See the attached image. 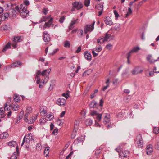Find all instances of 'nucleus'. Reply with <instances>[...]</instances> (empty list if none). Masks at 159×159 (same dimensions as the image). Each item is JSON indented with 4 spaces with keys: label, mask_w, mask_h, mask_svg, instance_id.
I'll use <instances>...</instances> for the list:
<instances>
[{
    "label": "nucleus",
    "mask_w": 159,
    "mask_h": 159,
    "mask_svg": "<svg viewBox=\"0 0 159 159\" xmlns=\"http://www.w3.org/2000/svg\"><path fill=\"white\" fill-rule=\"evenodd\" d=\"M15 9L20 13L23 18L29 16V11L27 10V7L24 5L21 4L20 6V9L18 6L15 7Z\"/></svg>",
    "instance_id": "obj_1"
},
{
    "label": "nucleus",
    "mask_w": 159,
    "mask_h": 159,
    "mask_svg": "<svg viewBox=\"0 0 159 159\" xmlns=\"http://www.w3.org/2000/svg\"><path fill=\"white\" fill-rule=\"evenodd\" d=\"M111 34H108L107 33H106L105 35V36L103 38H101L100 39H99L97 40V43L100 44L103 43L105 42L108 41V39L110 40V38H111Z\"/></svg>",
    "instance_id": "obj_2"
},
{
    "label": "nucleus",
    "mask_w": 159,
    "mask_h": 159,
    "mask_svg": "<svg viewBox=\"0 0 159 159\" xmlns=\"http://www.w3.org/2000/svg\"><path fill=\"white\" fill-rule=\"evenodd\" d=\"M95 21H94L91 25H87L84 28V31L85 34H86L88 31L91 32L94 29V25Z\"/></svg>",
    "instance_id": "obj_3"
},
{
    "label": "nucleus",
    "mask_w": 159,
    "mask_h": 159,
    "mask_svg": "<svg viewBox=\"0 0 159 159\" xmlns=\"http://www.w3.org/2000/svg\"><path fill=\"white\" fill-rule=\"evenodd\" d=\"M17 10L15 9V8H13L11 9L8 11L7 13L9 15V17L10 18H12L14 17L17 14Z\"/></svg>",
    "instance_id": "obj_4"
},
{
    "label": "nucleus",
    "mask_w": 159,
    "mask_h": 159,
    "mask_svg": "<svg viewBox=\"0 0 159 159\" xmlns=\"http://www.w3.org/2000/svg\"><path fill=\"white\" fill-rule=\"evenodd\" d=\"M137 143L139 147L141 148L143 145V141L142 136L140 134L137 136L136 138Z\"/></svg>",
    "instance_id": "obj_5"
},
{
    "label": "nucleus",
    "mask_w": 159,
    "mask_h": 159,
    "mask_svg": "<svg viewBox=\"0 0 159 159\" xmlns=\"http://www.w3.org/2000/svg\"><path fill=\"white\" fill-rule=\"evenodd\" d=\"M72 5L73 7L76 8L77 10L80 9L83 7V5L81 2H75L72 3Z\"/></svg>",
    "instance_id": "obj_6"
},
{
    "label": "nucleus",
    "mask_w": 159,
    "mask_h": 159,
    "mask_svg": "<svg viewBox=\"0 0 159 159\" xmlns=\"http://www.w3.org/2000/svg\"><path fill=\"white\" fill-rule=\"evenodd\" d=\"M72 5L73 7L76 8L77 10L80 9L83 7V5L81 2H75L72 3Z\"/></svg>",
    "instance_id": "obj_7"
},
{
    "label": "nucleus",
    "mask_w": 159,
    "mask_h": 159,
    "mask_svg": "<svg viewBox=\"0 0 159 159\" xmlns=\"http://www.w3.org/2000/svg\"><path fill=\"white\" fill-rule=\"evenodd\" d=\"M43 40L45 42H49L50 40L49 35L47 31H44L43 33Z\"/></svg>",
    "instance_id": "obj_8"
},
{
    "label": "nucleus",
    "mask_w": 159,
    "mask_h": 159,
    "mask_svg": "<svg viewBox=\"0 0 159 159\" xmlns=\"http://www.w3.org/2000/svg\"><path fill=\"white\" fill-rule=\"evenodd\" d=\"M66 102V100L63 98H60L56 102V103L60 106H64Z\"/></svg>",
    "instance_id": "obj_9"
},
{
    "label": "nucleus",
    "mask_w": 159,
    "mask_h": 159,
    "mask_svg": "<svg viewBox=\"0 0 159 159\" xmlns=\"http://www.w3.org/2000/svg\"><path fill=\"white\" fill-rule=\"evenodd\" d=\"M84 54L86 59L89 61L91 60L92 56L90 52L88 51H86L84 52Z\"/></svg>",
    "instance_id": "obj_10"
},
{
    "label": "nucleus",
    "mask_w": 159,
    "mask_h": 159,
    "mask_svg": "<svg viewBox=\"0 0 159 159\" xmlns=\"http://www.w3.org/2000/svg\"><path fill=\"white\" fill-rule=\"evenodd\" d=\"M147 154L150 155L152 152V145H149L147 146L146 148Z\"/></svg>",
    "instance_id": "obj_11"
},
{
    "label": "nucleus",
    "mask_w": 159,
    "mask_h": 159,
    "mask_svg": "<svg viewBox=\"0 0 159 159\" xmlns=\"http://www.w3.org/2000/svg\"><path fill=\"white\" fill-rule=\"evenodd\" d=\"M105 22L107 25H111L113 24L112 20L111 18L108 16H107L105 20Z\"/></svg>",
    "instance_id": "obj_12"
},
{
    "label": "nucleus",
    "mask_w": 159,
    "mask_h": 159,
    "mask_svg": "<svg viewBox=\"0 0 159 159\" xmlns=\"http://www.w3.org/2000/svg\"><path fill=\"white\" fill-rule=\"evenodd\" d=\"M139 67H136L133 69L132 71L133 75H136L138 73H141L143 71L142 70H139Z\"/></svg>",
    "instance_id": "obj_13"
},
{
    "label": "nucleus",
    "mask_w": 159,
    "mask_h": 159,
    "mask_svg": "<svg viewBox=\"0 0 159 159\" xmlns=\"http://www.w3.org/2000/svg\"><path fill=\"white\" fill-rule=\"evenodd\" d=\"M11 29V25L8 24L2 26L1 27V30L2 31H5L9 30Z\"/></svg>",
    "instance_id": "obj_14"
},
{
    "label": "nucleus",
    "mask_w": 159,
    "mask_h": 159,
    "mask_svg": "<svg viewBox=\"0 0 159 159\" xmlns=\"http://www.w3.org/2000/svg\"><path fill=\"white\" fill-rule=\"evenodd\" d=\"M119 156H122L124 157H127L129 156V152L127 151H122L121 153H120L119 154Z\"/></svg>",
    "instance_id": "obj_15"
},
{
    "label": "nucleus",
    "mask_w": 159,
    "mask_h": 159,
    "mask_svg": "<svg viewBox=\"0 0 159 159\" xmlns=\"http://www.w3.org/2000/svg\"><path fill=\"white\" fill-rule=\"evenodd\" d=\"M9 16V15L7 13H4V14L0 15V19H2V21H4L6 19H7Z\"/></svg>",
    "instance_id": "obj_16"
},
{
    "label": "nucleus",
    "mask_w": 159,
    "mask_h": 159,
    "mask_svg": "<svg viewBox=\"0 0 159 159\" xmlns=\"http://www.w3.org/2000/svg\"><path fill=\"white\" fill-rule=\"evenodd\" d=\"M50 69L44 70L41 72V75L43 76L48 75V74L50 73Z\"/></svg>",
    "instance_id": "obj_17"
},
{
    "label": "nucleus",
    "mask_w": 159,
    "mask_h": 159,
    "mask_svg": "<svg viewBox=\"0 0 159 159\" xmlns=\"http://www.w3.org/2000/svg\"><path fill=\"white\" fill-rule=\"evenodd\" d=\"M21 65V62L19 61H17L12 64L11 66L12 68H14L15 67H18Z\"/></svg>",
    "instance_id": "obj_18"
},
{
    "label": "nucleus",
    "mask_w": 159,
    "mask_h": 159,
    "mask_svg": "<svg viewBox=\"0 0 159 159\" xmlns=\"http://www.w3.org/2000/svg\"><path fill=\"white\" fill-rule=\"evenodd\" d=\"M152 55H149L147 57V59L148 61H149L150 63H154L155 62L158 61L157 60H154V61H153L152 59Z\"/></svg>",
    "instance_id": "obj_19"
},
{
    "label": "nucleus",
    "mask_w": 159,
    "mask_h": 159,
    "mask_svg": "<svg viewBox=\"0 0 159 159\" xmlns=\"http://www.w3.org/2000/svg\"><path fill=\"white\" fill-rule=\"evenodd\" d=\"M12 40L15 43L20 42L22 39H21V37L19 36H15L13 39Z\"/></svg>",
    "instance_id": "obj_20"
},
{
    "label": "nucleus",
    "mask_w": 159,
    "mask_h": 159,
    "mask_svg": "<svg viewBox=\"0 0 159 159\" xmlns=\"http://www.w3.org/2000/svg\"><path fill=\"white\" fill-rule=\"evenodd\" d=\"M50 148L49 147H46L44 151V155L46 156H47L48 154H49Z\"/></svg>",
    "instance_id": "obj_21"
},
{
    "label": "nucleus",
    "mask_w": 159,
    "mask_h": 159,
    "mask_svg": "<svg viewBox=\"0 0 159 159\" xmlns=\"http://www.w3.org/2000/svg\"><path fill=\"white\" fill-rule=\"evenodd\" d=\"M11 43H8L6 46L2 50V52H4L7 49L11 48Z\"/></svg>",
    "instance_id": "obj_22"
},
{
    "label": "nucleus",
    "mask_w": 159,
    "mask_h": 159,
    "mask_svg": "<svg viewBox=\"0 0 159 159\" xmlns=\"http://www.w3.org/2000/svg\"><path fill=\"white\" fill-rule=\"evenodd\" d=\"M110 117L109 115L106 114L104 119V122L106 123H108L110 121Z\"/></svg>",
    "instance_id": "obj_23"
},
{
    "label": "nucleus",
    "mask_w": 159,
    "mask_h": 159,
    "mask_svg": "<svg viewBox=\"0 0 159 159\" xmlns=\"http://www.w3.org/2000/svg\"><path fill=\"white\" fill-rule=\"evenodd\" d=\"M113 28L117 31H119L120 30V25L119 24H114Z\"/></svg>",
    "instance_id": "obj_24"
},
{
    "label": "nucleus",
    "mask_w": 159,
    "mask_h": 159,
    "mask_svg": "<svg viewBox=\"0 0 159 159\" xmlns=\"http://www.w3.org/2000/svg\"><path fill=\"white\" fill-rule=\"evenodd\" d=\"M24 114V111H21L20 113L18 116L17 117L16 120L17 121L21 120L23 117Z\"/></svg>",
    "instance_id": "obj_25"
},
{
    "label": "nucleus",
    "mask_w": 159,
    "mask_h": 159,
    "mask_svg": "<svg viewBox=\"0 0 159 159\" xmlns=\"http://www.w3.org/2000/svg\"><path fill=\"white\" fill-rule=\"evenodd\" d=\"M97 105V103L96 102L93 101L91 102L90 104V107L91 108H94L96 107Z\"/></svg>",
    "instance_id": "obj_26"
},
{
    "label": "nucleus",
    "mask_w": 159,
    "mask_h": 159,
    "mask_svg": "<svg viewBox=\"0 0 159 159\" xmlns=\"http://www.w3.org/2000/svg\"><path fill=\"white\" fill-rule=\"evenodd\" d=\"M11 105L9 104V103H6L4 106V108L5 110L8 111L10 109V108L11 107Z\"/></svg>",
    "instance_id": "obj_27"
},
{
    "label": "nucleus",
    "mask_w": 159,
    "mask_h": 159,
    "mask_svg": "<svg viewBox=\"0 0 159 159\" xmlns=\"http://www.w3.org/2000/svg\"><path fill=\"white\" fill-rule=\"evenodd\" d=\"M8 145L10 146L14 147L17 145V143L15 141H11L8 143Z\"/></svg>",
    "instance_id": "obj_28"
},
{
    "label": "nucleus",
    "mask_w": 159,
    "mask_h": 159,
    "mask_svg": "<svg viewBox=\"0 0 159 159\" xmlns=\"http://www.w3.org/2000/svg\"><path fill=\"white\" fill-rule=\"evenodd\" d=\"M53 21V18H51L50 19L48 20V22L45 23V25L48 26V27H50L51 26V24L52 23Z\"/></svg>",
    "instance_id": "obj_29"
},
{
    "label": "nucleus",
    "mask_w": 159,
    "mask_h": 159,
    "mask_svg": "<svg viewBox=\"0 0 159 159\" xmlns=\"http://www.w3.org/2000/svg\"><path fill=\"white\" fill-rule=\"evenodd\" d=\"M93 121L92 120L89 119H87L86 122V125L87 126H90L92 125Z\"/></svg>",
    "instance_id": "obj_30"
},
{
    "label": "nucleus",
    "mask_w": 159,
    "mask_h": 159,
    "mask_svg": "<svg viewBox=\"0 0 159 159\" xmlns=\"http://www.w3.org/2000/svg\"><path fill=\"white\" fill-rule=\"evenodd\" d=\"M77 33L79 37H82L83 35V30L81 29L79 30L78 31Z\"/></svg>",
    "instance_id": "obj_31"
},
{
    "label": "nucleus",
    "mask_w": 159,
    "mask_h": 159,
    "mask_svg": "<svg viewBox=\"0 0 159 159\" xmlns=\"http://www.w3.org/2000/svg\"><path fill=\"white\" fill-rule=\"evenodd\" d=\"M64 47L65 48H70V43L69 41H66L64 42Z\"/></svg>",
    "instance_id": "obj_32"
},
{
    "label": "nucleus",
    "mask_w": 159,
    "mask_h": 159,
    "mask_svg": "<svg viewBox=\"0 0 159 159\" xmlns=\"http://www.w3.org/2000/svg\"><path fill=\"white\" fill-rule=\"evenodd\" d=\"M102 114L98 113L97 115L96 118L98 121H101L102 119Z\"/></svg>",
    "instance_id": "obj_33"
},
{
    "label": "nucleus",
    "mask_w": 159,
    "mask_h": 159,
    "mask_svg": "<svg viewBox=\"0 0 159 159\" xmlns=\"http://www.w3.org/2000/svg\"><path fill=\"white\" fill-rule=\"evenodd\" d=\"M48 18V17H43L41 19L40 21L39 22V23H40L43 21H45L47 20V19Z\"/></svg>",
    "instance_id": "obj_34"
},
{
    "label": "nucleus",
    "mask_w": 159,
    "mask_h": 159,
    "mask_svg": "<svg viewBox=\"0 0 159 159\" xmlns=\"http://www.w3.org/2000/svg\"><path fill=\"white\" fill-rule=\"evenodd\" d=\"M19 105H18L14 104L13 106L12 109L14 111H16L18 110Z\"/></svg>",
    "instance_id": "obj_35"
},
{
    "label": "nucleus",
    "mask_w": 159,
    "mask_h": 159,
    "mask_svg": "<svg viewBox=\"0 0 159 159\" xmlns=\"http://www.w3.org/2000/svg\"><path fill=\"white\" fill-rule=\"evenodd\" d=\"M65 19V17L64 16H61L60 19L59 20V21L61 23H63L64 21V20Z\"/></svg>",
    "instance_id": "obj_36"
},
{
    "label": "nucleus",
    "mask_w": 159,
    "mask_h": 159,
    "mask_svg": "<svg viewBox=\"0 0 159 159\" xmlns=\"http://www.w3.org/2000/svg\"><path fill=\"white\" fill-rule=\"evenodd\" d=\"M140 48L139 47H135L131 50V52H136Z\"/></svg>",
    "instance_id": "obj_37"
},
{
    "label": "nucleus",
    "mask_w": 159,
    "mask_h": 159,
    "mask_svg": "<svg viewBox=\"0 0 159 159\" xmlns=\"http://www.w3.org/2000/svg\"><path fill=\"white\" fill-rule=\"evenodd\" d=\"M154 133L156 134H158L159 132V129L158 127H155L153 129Z\"/></svg>",
    "instance_id": "obj_38"
},
{
    "label": "nucleus",
    "mask_w": 159,
    "mask_h": 159,
    "mask_svg": "<svg viewBox=\"0 0 159 159\" xmlns=\"http://www.w3.org/2000/svg\"><path fill=\"white\" fill-rule=\"evenodd\" d=\"M90 3V0H85L84 1V5L86 6H88Z\"/></svg>",
    "instance_id": "obj_39"
},
{
    "label": "nucleus",
    "mask_w": 159,
    "mask_h": 159,
    "mask_svg": "<svg viewBox=\"0 0 159 159\" xmlns=\"http://www.w3.org/2000/svg\"><path fill=\"white\" fill-rule=\"evenodd\" d=\"M61 120H58L57 121V124L58 125L60 126H61V125H62L63 124V123L62 122H61Z\"/></svg>",
    "instance_id": "obj_40"
},
{
    "label": "nucleus",
    "mask_w": 159,
    "mask_h": 159,
    "mask_svg": "<svg viewBox=\"0 0 159 159\" xmlns=\"http://www.w3.org/2000/svg\"><path fill=\"white\" fill-rule=\"evenodd\" d=\"M79 124V121H78L76 120L74 123V127H75L76 129L78 128V125Z\"/></svg>",
    "instance_id": "obj_41"
},
{
    "label": "nucleus",
    "mask_w": 159,
    "mask_h": 159,
    "mask_svg": "<svg viewBox=\"0 0 159 159\" xmlns=\"http://www.w3.org/2000/svg\"><path fill=\"white\" fill-rule=\"evenodd\" d=\"M78 20V19H77L76 20H75L74 18H73L70 24L71 25H74L76 23V22Z\"/></svg>",
    "instance_id": "obj_42"
},
{
    "label": "nucleus",
    "mask_w": 159,
    "mask_h": 159,
    "mask_svg": "<svg viewBox=\"0 0 159 159\" xmlns=\"http://www.w3.org/2000/svg\"><path fill=\"white\" fill-rule=\"evenodd\" d=\"M112 46L113 45L109 43L106 45V48L107 49L110 50L111 49Z\"/></svg>",
    "instance_id": "obj_43"
},
{
    "label": "nucleus",
    "mask_w": 159,
    "mask_h": 159,
    "mask_svg": "<svg viewBox=\"0 0 159 159\" xmlns=\"http://www.w3.org/2000/svg\"><path fill=\"white\" fill-rule=\"evenodd\" d=\"M17 157L16 156V153L14 152L13 154L11 156L10 159H17Z\"/></svg>",
    "instance_id": "obj_44"
},
{
    "label": "nucleus",
    "mask_w": 159,
    "mask_h": 159,
    "mask_svg": "<svg viewBox=\"0 0 159 159\" xmlns=\"http://www.w3.org/2000/svg\"><path fill=\"white\" fill-rule=\"evenodd\" d=\"M24 5L25 6H26V7H27V6H28L29 4V2L28 0H25L24 1Z\"/></svg>",
    "instance_id": "obj_45"
},
{
    "label": "nucleus",
    "mask_w": 159,
    "mask_h": 159,
    "mask_svg": "<svg viewBox=\"0 0 159 159\" xmlns=\"http://www.w3.org/2000/svg\"><path fill=\"white\" fill-rule=\"evenodd\" d=\"M31 107H27V108H26V113L27 114H29V113L31 111Z\"/></svg>",
    "instance_id": "obj_46"
},
{
    "label": "nucleus",
    "mask_w": 159,
    "mask_h": 159,
    "mask_svg": "<svg viewBox=\"0 0 159 159\" xmlns=\"http://www.w3.org/2000/svg\"><path fill=\"white\" fill-rule=\"evenodd\" d=\"M29 114H25L24 116V120L26 122H27L28 121L27 118Z\"/></svg>",
    "instance_id": "obj_47"
},
{
    "label": "nucleus",
    "mask_w": 159,
    "mask_h": 159,
    "mask_svg": "<svg viewBox=\"0 0 159 159\" xmlns=\"http://www.w3.org/2000/svg\"><path fill=\"white\" fill-rule=\"evenodd\" d=\"M47 116H48V117L49 118H50V120H52L54 118V116L52 115V113H51L49 115H48Z\"/></svg>",
    "instance_id": "obj_48"
},
{
    "label": "nucleus",
    "mask_w": 159,
    "mask_h": 159,
    "mask_svg": "<svg viewBox=\"0 0 159 159\" xmlns=\"http://www.w3.org/2000/svg\"><path fill=\"white\" fill-rule=\"evenodd\" d=\"M48 11V9L47 8H44L43 10V12L45 15H46Z\"/></svg>",
    "instance_id": "obj_49"
},
{
    "label": "nucleus",
    "mask_w": 159,
    "mask_h": 159,
    "mask_svg": "<svg viewBox=\"0 0 159 159\" xmlns=\"http://www.w3.org/2000/svg\"><path fill=\"white\" fill-rule=\"evenodd\" d=\"M114 13L116 19H117L118 17L120 16L116 10H115L114 11Z\"/></svg>",
    "instance_id": "obj_50"
},
{
    "label": "nucleus",
    "mask_w": 159,
    "mask_h": 159,
    "mask_svg": "<svg viewBox=\"0 0 159 159\" xmlns=\"http://www.w3.org/2000/svg\"><path fill=\"white\" fill-rule=\"evenodd\" d=\"M98 113H97V111L93 110L90 113V114L92 116L97 115Z\"/></svg>",
    "instance_id": "obj_51"
},
{
    "label": "nucleus",
    "mask_w": 159,
    "mask_h": 159,
    "mask_svg": "<svg viewBox=\"0 0 159 159\" xmlns=\"http://www.w3.org/2000/svg\"><path fill=\"white\" fill-rule=\"evenodd\" d=\"M59 51V49L58 48H56L55 49L53 52L51 53H50V54L52 55H53L55 53L57 52V51Z\"/></svg>",
    "instance_id": "obj_52"
},
{
    "label": "nucleus",
    "mask_w": 159,
    "mask_h": 159,
    "mask_svg": "<svg viewBox=\"0 0 159 159\" xmlns=\"http://www.w3.org/2000/svg\"><path fill=\"white\" fill-rule=\"evenodd\" d=\"M3 138H7L8 136V133L7 132H4L3 134Z\"/></svg>",
    "instance_id": "obj_53"
},
{
    "label": "nucleus",
    "mask_w": 159,
    "mask_h": 159,
    "mask_svg": "<svg viewBox=\"0 0 159 159\" xmlns=\"http://www.w3.org/2000/svg\"><path fill=\"white\" fill-rule=\"evenodd\" d=\"M16 4L11 3L10 5L9 6L8 5V7L10 8H11H11H14V7L15 6V7L16 6Z\"/></svg>",
    "instance_id": "obj_54"
},
{
    "label": "nucleus",
    "mask_w": 159,
    "mask_h": 159,
    "mask_svg": "<svg viewBox=\"0 0 159 159\" xmlns=\"http://www.w3.org/2000/svg\"><path fill=\"white\" fill-rule=\"evenodd\" d=\"M20 100V97H18V96L15 97V98H14V100L17 102H19Z\"/></svg>",
    "instance_id": "obj_55"
},
{
    "label": "nucleus",
    "mask_w": 159,
    "mask_h": 159,
    "mask_svg": "<svg viewBox=\"0 0 159 159\" xmlns=\"http://www.w3.org/2000/svg\"><path fill=\"white\" fill-rule=\"evenodd\" d=\"M41 74V73L40 70H37V72L36 73V77H37V78L39 77V75H40Z\"/></svg>",
    "instance_id": "obj_56"
},
{
    "label": "nucleus",
    "mask_w": 159,
    "mask_h": 159,
    "mask_svg": "<svg viewBox=\"0 0 159 159\" xmlns=\"http://www.w3.org/2000/svg\"><path fill=\"white\" fill-rule=\"evenodd\" d=\"M133 52H131V50L127 54V59L128 60H129V57L130 56L131 54Z\"/></svg>",
    "instance_id": "obj_57"
},
{
    "label": "nucleus",
    "mask_w": 159,
    "mask_h": 159,
    "mask_svg": "<svg viewBox=\"0 0 159 159\" xmlns=\"http://www.w3.org/2000/svg\"><path fill=\"white\" fill-rule=\"evenodd\" d=\"M155 148L157 149H159V142L156 143L155 145Z\"/></svg>",
    "instance_id": "obj_58"
},
{
    "label": "nucleus",
    "mask_w": 159,
    "mask_h": 159,
    "mask_svg": "<svg viewBox=\"0 0 159 159\" xmlns=\"http://www.w3.org/2000/svg\"><path fill=\"white\" fill-rule=\"evenodd\" d=\"M81 50V47L80 46H79L77 50L76 51V52L77 53H79L80 52Z\"/></svg>",
    "instance_id": "obj_59"
},
{
    "label": "nucleus",
    "mask_w": 159,
    "mask_h": 159,
    "mask_svg": "<svg viewBox=\"0 0 159 159\" xmlns=\"http://www.w3.org/2000/svg\"><path fill=\"white\" fill-rule=\"evenodd\" d=\"M48 75H47L45 76H46L45 77V80H44V81L43 82H47V81H48V80L49 79V77H48Z\"/></svg>",
    "instance_id": "obj_60"
},
{
    "label": "nucleus",
    "mask_w": 159,
    "mask_h": 159,
    "mask_svg": "<svg viewBox=\"0 0 159 159\" xmlns=\"http://www.w3.org/2000/svg\"><path fill=\"white\" fill-rule=\"evenodd\" d=\"M58 129H55L52 132V134H53L55 135V134H56L55 133H58Z\"/></svg>",
    "instance_id": "obj_61"
},
{
    "label": "nucleus",
    "mask_w": 159,
    "mask_h": 159,
    "mask_svg": "<svg viewBox=\"0 0 159 159\" xmlns=\"http://www.w3.org/2000/svg\"><path fill=\"white\" fill-rule=\"evenodd\" d=\"M79 143V142L78 140H77V139H76L74 140V141L73 143V145H76V144H78V143Z\"/></svg>",
    "instance_id": "obj_62"
},
{
    "label": "nucleus",
    "mask_w": 159,
    "mask_h": 159,
    "mask_svg": "<svg viewBox=\"0 0 159 159\" xmlns=\"http://www.w3.org/2000/svg\"><path fill=\"white\" fill-rule=\"evenodd\" d=\"M92 53L94 57H96L98 55V54L95 53L94 50H92Z\"/></svg>",
    "instance_id": "obj_63"
},
{
    "label": "nucleus",
    "mask_w": 159,
    "mask_h": 159,
    "mask_svg": "<svg viewBox=\"0 0 159 159\" xmlns=\"http://www.w3.org/2000/svg\"><path fill=\"white\" fill-rule=\"evenodd\" d=\"M102 50V48L101 46H100L98 48L96 49V50L98 52H100Z\"/></svg>",
    "instance_id": "obj_64"
}]
</instances>
